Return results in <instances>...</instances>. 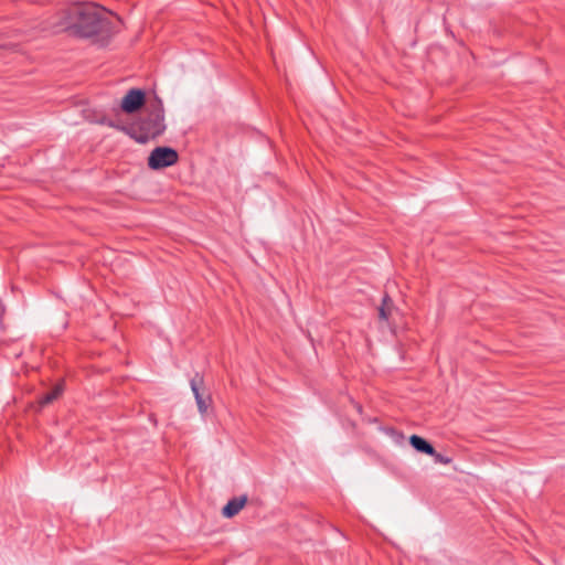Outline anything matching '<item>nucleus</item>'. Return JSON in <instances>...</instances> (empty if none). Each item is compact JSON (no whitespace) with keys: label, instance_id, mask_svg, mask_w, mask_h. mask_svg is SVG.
Returning a JSON list of instances; mask_svg holds the SVG:
<instances>
[{"label":"nucleus","instance_id":"1","mask_svg":"<svg viewBox=\"0 0 565 565\" xmlns=\"http://www.w3.org/2000/svg\"><path fill=\"white\" fill-rule=\"evenodd\" d=\"M50 29L55 33L68 32L84 39H105L115 32L108 12L92 2L72 3L61 9L50 23Z\"/></svg>","mask_w":565,"mask_h":565},{"label":"nucleus","instance_id":"2","mask_svg":"<svg viewBox=\"0 0 565 565\" xmlns=\"http://www.w3.org/2000/svg\"><path fill=\"white\" fill-rule=\"evenodd\" d=\"M147 111V116L138 122V130L134 135L139 143H146L166 130L163 103L159 96L154 95L149 99Z\"/></svg>","mask_w":565,"mask_h":565},{"label":"nucleus","instance_id":"3","mask_svg":"<svg viewBox=\"0 0 565 565\" xmlns=\"http://www.w3.org/2000/svg\"><path fill=\"white\" fill-rule=\"evenodd\" d=\"M178 152L170 147L154 148L148 158V166L152 170L168 168L178 162Z\"/></svg>","mask_w":565,"mask_h":565},{"label":"nucleus","instance_id":"4","mask_svg":"<svg viewBox=\"0 0 565 565\" xmlns=\"http://www.w3.org/2000/svg\"><path fill=\"white\" fill-rule=\"evenodd\" d=\"M146 103V94L140 88H131L121 99L120 107L127 114H134Z\"/></svg>","mask_w":565,"mask_h":565},{"label":"nucleus","instance_id":"5","mask_svg":"<svg viewBox=\"0 0 565 565\" xmlns=\"http://www.w3.org/2000/svg\"><path fill=\"white\" fill-rule=\"evenodd\" d=\"M247 495L235 497L231 499L223 508L222 513L225 518L235 516L246 504Z\"/></svg>","mask_w":565,"mask_h":565},{"label":"nucleus","instance_id":"6","mask_svg":"<svg viewBox=\"0 0 565 565\" xmlns=\"http://www.w3.org/2000/svg\"><path fill=\"white\" fill-rule=\"evenodd\" d=\"M409 444L418 452L425 455H435V448L426 439L418 435H412L409 437Z\"/></svg>","mask_w":565,"mask_h":565},{"label":"nucleus","instance_id":"7","mask_svg":"<svg viewBox=\"0 0 565 565\" xmlns=\"http://www.w3.org/2000/svg\"><path fill=\"white\" fill-rule=\"evenodd\" d=\"M194 397L198 404L200 413L203 415L207 412V408L212 402L210 391H193Z\"/></svg>","mask_w":565,"mask_h":565},{"label":"nucleus","instance_id":"8","mask_svg":"<svg viewBox=\"0 0 565 565\" xmlns=\"http://www.w3.org/2000/svg\"><path fill=\"white\" fill-rule=\"evenodd\" d=\"M394 309L393 300L388 295H384L382 299V303L379 307V318L383 321H388V318Z\"/></svg>","mask_w":565,"mask_h":565},{"label":"nucleus","instance_id":"9","mask_svg":"<svg viewBox=\"0 0 565 565\" xmlns=\"http://www.w3.org/2000/svg\"><path fill=\"white\" fill-rule=\"evenodd\" d=\"M62 391H50V393L45 394L42 398L36 402V405L33 406L36 412H40L44 406L57 399L61 395Z\"/></svg>","mask_w":565,"mask_h":565},{"label":"nucleus","instance_id":"10","mask_svg":"<svg viewBox=\"0 0 565 565\" xmlns=\"http://www.w3.org/2000/svg\"><path fill=\"white\" fill-rule=\"evenodd\" d=\"M431 456L434 457L435 462H437V463L448 465L451 462V458L446 457L439 452L435 451V455H431Z\"/></svg>","mask_w":565,"mask_h":565},{"label":"nucleus","instance_id":"11","mask_svg":"<svg viewBox=\"0 0 565 565\" xmlns=\"http://www.w3.org/2000/svg\"><path fill=\"white\" fill-rule=\"evenodd\" d=\"M387 434H390L392 437H394L396 439V441L401 440L404 438L403 434L398 433L397 430H395L394 428H388L387 430Z\"/></svg>","mask_w":565,"mask_h":565},{"label":"nucleus","instance_id":"12","mask_svg":"<svg viewBox=\"0 0 565 565\" xmlns=\"http://www.w3.org/2000/svg\"><path fill=\"white\" fill-rule=\"evenodd\" d=\"M200 382H201V380L196 381V379H192L191 382H190L191 388L192 390L199 388Z\"/></svg>","mask_w":565,"mask_h":565},{"label":"nucleus","instance_id":"13","mask_svg":"<svg viewBox=\"0 0 565 565\" xmlns=\"http://www.w3.org/2000/svg\"><path fill=\"white\" fill-rule=\"evenodd\" d=\"M354 406L359 413L362 412V406L359 403H354Z\"/></svg>","mask_w":565,"mask_h":565},{"label":"nucleus","instance_id":"14","mask_svg":"<svg viewBox=\"0 0 565 565\" xmlns=\"http://www.w3.org/2000/svg\"><path fill=\"white\" fill-rule=\"evenodd\" d=\"M52 388L58 390V388H62V387L60 385H55Z\"/></svg>","mask_w":565,"mask_h":565}]
</instances>
